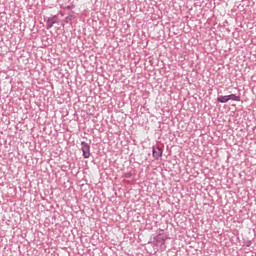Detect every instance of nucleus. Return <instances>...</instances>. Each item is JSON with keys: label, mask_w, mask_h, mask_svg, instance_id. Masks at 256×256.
I'll return each mask as SVG.
<instances>
[{"label": "nucleus", "mask_w": 256, "mask_h": 256, "mask_svg": "<svg viewBox=\"0 0 256 256\" xmlns=\"http://www.w3.org/2000/svg\"><path fill=\"white\" fill-rule=\"evenodd\" d=\"M81 150L84 159H89V157H91V146L87 144V142H81Z\"/></svg>", "instance_id": "obj_1"}, {"label": "nucleus", "mask_w": 256, "mask_h": 256, "mask_svg": "<svg viewBox=\"0 0 256 256\" xmlns=\"http://www.w3.org/2000/svg\"><path fill=\"white\" fill-rule=\"evenodd\" d=\"M152 156L156 160L161 159V157H163V149H161V147H159V146H153L152 147Z\"/></svg>", "instance_id": "obj_2"}, {"label": "nucleus", "mask_w": 256, "mask_h": 256, "mask_svg": "<svg viewBox=\"0 0 256 256\" xmlns=\"http://www.w3.org/2000/svg\"><path fill=\"white\" fill-rule=\"evenodd\" d=\"M54 23H56L55 16L52 18H48V20L46 22V28L51 29V27H53Z\"/></svg>", "instance_id": "obj_3"}, {"label": "nucleus", "mask_w": 256, "mask_h": 256, "mask_svg": "<svg viewBox=\"0 0 256 256\" xmlns=\"http://www.w3.org/2000/svg\"><path fill=\"white\" fill-rule=\"evenodd\" d=\"M217 102L218 103H227V102H229V96L228 95L227 96H219L217 98Z\"/></svg>", "instance_id": "obj_4"}, {"label": "nucleus", "mask_w": 256, "mask_h": 256, "mask_svg": "<svg viewBox=\"0 0 256 256\" xmlns=\"http://www.w3.org/2000/svg\"><path fill=\"white\" fill-rule=\"evenodd\" d=\"M228 101H241V97L235 94L228 95Z\"/></svg>", "instance_id": "obj_5"}, {"label": "nucleus", "mask_w": 256, "mask_h": 256, "mask_svg": "<svg viewBox=\"0 0 256 256\" xmlns=\"http://www.w3.org/2000/svg\"><path fill=\"white\" fill-rule=\"evenodd\" d=\"M132 175H133V174H131V172H127V173L124 174V177H125L126 179H131Z\"/></svg>", "instance_id": "obj_6"}]
</instances>
